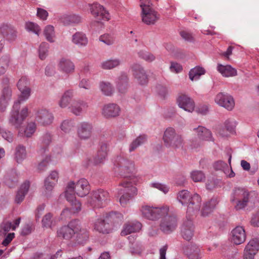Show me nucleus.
<instances>
[{
	"instance_id": "1",
	"label": "nucleus",
	"mask_w": 259,
	"mask_h": 259,
	"mask_svg": "<svg viewBox=\"0 0 259 259\" xmlns=\"http://www.w3.org/2000/svg\"><path fill=\"white\" fill-rule=\"evenodd\" d=\"M114 168L116 171L124 177H130L121 183L122 188L118 190L119 202L122 206H125L130 200L137 194V189L135 186L137 179L131 177L135 171L134 163L121 157H118L114 162Z\"/></svg>"
},
{
	"instance_id": "2",
	"label": "nucleus",
	"mask_w": 259,
	"mask_h": 259,
	"mask_svg": "<svg viewBox=\"0 0 259 259\" xmlns=\"http://www.w3.org/2000/svg\"><path fill=\"white\" fill-rule=\"evenodd\" d=\"M28 85L29 81L26 77H21L17 83L18 89L21 94L14 104L9 119V123L17 128L20 126L28 114L27 106L23 107L20 110L21 103L27 100L30 96L31 89Z\"/></svg>"
},
{
	"instance_id": "3",
	"label": "nucleus",
	"mask_w": 259,
	"mask_h": 259,
	"mask_svg": "<svg viewBox=\"0 0 259 259\" xmlns=\"http://www.w3.org/2000/svg\"><path fill=\"white\" fill-rule=\"evenodd\" d=\"M90 191L88 181L85 179H80L76 183L69 182L66 186L65 196L67 200L70 203L71 206L63 210L61 213L62 219L64 216L68 215L70 213H75L81 210V203L77 200L74 194L80 197L87 195Z\"/></svg>"
},
{
	"instance_id": "4",
	"label": "nucleus",
	"mask_w": 259,
	"mask_h": 259,
	"mask_svg": "<svg viewBox=\"0 0 259 259\" xmlns=\"http://www.w3.org/2000/svg\"><path fill=\"white\" fill-rule=\"evenodd\" d=\"M230 202L236 210L244 209L249 204H257L259 199L257 193L244 187L235 188L230 197Z\"/></svg>"
},
{
	"instance_id": "5",
	"label": "nucleus",
	"mask_w": 259,
	"mask_h": 259,
	"mask_svg": "<svg viewBox=\"0 0 259 259\" xmlns=\"http://www.w3.org/2000/svg\"><path fill=\"white\" fill-rule=\"evenodd\" d=\"M75 234L79 238L81 237L86 239L88 237L87 231L80 227V223L77 220L71 221L67 225L60 227L57 231V236L65 240L70 239Z\"/></svg>"
},
{
	"instance_id": "6",
	"label": "nucleus",
	"mask_w": 259,
	"mask_h": 259,
	"mask_svg": "<svg viewBox=\"0 0 259 259\" xmlns=\"http://www.w3.org/2000/svg\"><path fill=\"white\" fill-rule=\"evenodd\" d=\"M164 145L168 148L177 150L182 149L184 145V140L182 135L178 133L172 127H168L162 135Z\"/></svg>"
},
{
	"instance_id": "7",
	"label": "nucleus",
	"mask_w": 259,
	"mask_h": 259,
	"mask_svg": "<svg viewBox=\"0 0 259 259\" xmlns=\"http://www.w3.org/2000/svg\"><path fill=\"white\" fill-rule=\"evenodd\" d=\"M109 200V193L99 189L92 192L87 198V203L93 208H99L105 206Z\"/></svg>"
},
{
	"instance_id": "8",
	"label": "nucleus",
	"mask_w": 259,
	"mask_h": 259,
	"mask_svg": "<svg viewBox=\"0 0 259 259\" xmlns=\"http://www.w3.org/2000/svg\"><path fill=\"white\" fill-rule=\"evenodd\" d=\"M169 207L167 205L160 207L148 205H142L140 209L142 215L148 220H155L168 214Z\"/></svg>"
},
{
	"instance_id": "9",
	"label": "nucleus",
	"mask_w": 259,
	"mask_h": 259,
	"mask_svg": "<svg viewBox=\"0 0 259 259\" xmlns=\"http://www.w3.org/2000/svg\"><path fill=\"white\" fill-rule=\"evenodd\" d=\"M88 6L90 8L91 14L97 23H103L110 19V14L103 6L97 3L89 4Z\"/></svg>"
},
{
	"instance_id": "10",
	"label": "nucleus",
	"mask_w": 259,
	"mask_h": 259,
	"mask_svg": "<svg viewBox=\"0 0 259 259\" xmlns=\"http://www.w3.org/2000/svg\"><path fill=\"white\" fill-rule=\"evenodd\" d=\"M161 220L160 228L165 233H170L175 230L177 226V220L176 217L172 214L168 210V214H165Z\"/></svg>"
},
{
	"instance_id": "11",
	"label": "nucleus",
	"mask_w": 259,
	"mask_h": 259,
	"mask_svg": "<svg viewBox=\"0 0 259 259\" xmlns=\"http://www.w3.org/2000/svg\"><path fill=\"white\" fill-rule=\"evenodd\" d=\"M178 106L186 112L192 113L195 111V104L189 96L185 94H179L176 98Z\"/></svg>"
},
{
	"instance_id": "12",
	"label": "nucleus",
	"mask_w": 259,
	"mask_h": 259,
	"mask_svg": "<svg viewBox=\"0 0 259 259\" xmlns=\"http://www.w3.org/2000/svg\"><path fill=\"white\" fill-rule=\"evenodd\" d=\"M215 103L221 107H224L229 111L233 110L235 106L233 98L228 94L219 93L214 98Z\"/></svg>"
},
{
	"instance_id": "13",
	"label": "nucleus",
	"mask_w": 259,
	"mask_h": 259,
	"mask_svg": "<svg viewBox=\"0 0 259 259\" xmlns=\"http://www.w3.org/2000/svg\"><path fill=\"white\" fill-rule=\"evenodd\" d=\"M133 75L137 83L144 85L147 84L148 77L144 68L139 64H135L132 66Z\"/></svg>"
},
{
	"instance_id": "14",
	"label": "nucleus",
	"mask_w": 259,
	"mask_h": 259,
	"mask_svg": "<svg viewBox=\"0 0 259 259\" xmlns=\"http://www.w3.org/2000/svg\"><path fill=\"white\" fill-rule=\"evenodd\" d=\"M259 250V241L257 239L250 240L246 245L243 254L244 259H254Z\"/></svg>"
},
{
	"instance_id": "15",
	"label": "nucleus",
	"mask_w": 259,
	"mask_h": 259,
	"mask_svg": "<svg viewBox=\"0 0 259 259\" xmlns=\"http://www.w3.org/2000/svg\"><path fill=\"white\" fill-rule=\"evenodd\" d=\"M93 126L91 123L89 122H81L78 125L77 133L78 137L81 140H88L92 136Z\"/></svg>"
},
{
	"instance_id": "16",
	"label": "nucleus",
	"mask_w": 259,
	"mask_h": 259,
	"mask_svg": "<svg viewBox=\"0 0 259 259\" xmlns=\"http://www.w3.org/2000/svg\"><path fill=\"white\" fill-rule=\"evenodd\" d=\"M246 237L245 228L242 226H237L231 232V240L236 245L243 243Z\"/></svg>"
},
{
	"instance_id": "17",
	"label": "nucleus",
	"mask_w": 259,
	"mask_h": 259,
	"mask_svg": "<svg viewBox=\"0 0 259 259\" xmlns=\"http://www.w3.org/2000/svg\"><path fill=\"white\" fill-rule=\"evenodd\" d=\"M141 18L143 23L147 25L154 24L159 19V15L153 8L141 11Z\"/></svg>"
},
{
	"instance_id": "18",
	"label": "nucleus",
	"mask_w": 259,
	"mask_h": 259,
	"mask_svg": "<svg viewBox=\"0 0 259 259\" xmlns=\"http://www.w3.org/2000/svg\"><path fill=\"white\" fill-rule=\"evenodd\" d=\"M58 69L61 72L69 75L74 72L75 65L69 59L62 57L59 59L57 63Z\"/></svg>"
},
{
	"instance_id": "19",
	"label": "nucleus",
	"mask_w": 259,
	"mask_h": 259,
	"mask_svg": "<svg viewBox=\"0 0 259 259\" xmlns=\"http://www.w3.org/2000/svg\"><path fill=\"white\" fill-rule=\"evenodd\" d=\"M201 199L200 196L194 194L186 204L187 213L192 215L198 212L200 209Z\"/></svg>"
},
{
	"instance_id": "20",
	"label": "nucleus",
	"mask_w": 259,
	"mask_h": 259,
	"mask_svg": "<svg viewBox=\"0 0 259 259\" xmlns=\"http://www.w3.org/2000/svg\"><path fill=\"white\" fill-rule=\"evenodd\" d=\"M120 108L114 103L105 104L102 109V114L106 118H113L119 115Z\"/></svg>"
},
{
	"instance_id": "21",
	"label": "nucleus",
	"mask_w": 259,
	"mask_h": 259,
	"mask_svg": "<svg viewBox=\"0 0 259 259\" xmlns=\"http://www.w3.org/2000/svg\"><path fill=\"white\" fill-rule=\"evenodd\" d=\"M36 119L39 124L48 125L53 122L54 116L48 110L43 108L37 111Z\"/></svg>"
},
{
	"instance_id": "22",
	"label": "nucleus",
	"mask_w": 259,
	"mask_h": 259,
	"mask_svg": "<svg viewBox=\"0 0 259 259\" xmlns=\"http://www.w3.org/2000/svg\"><path fill=\"white\" fill-rule=\"evenodd\" d=\"M192 131L197 136L198 143L202 141H213V138L211 132L202 126H198L192 128Z\"/></svg>"
},
{
	"instance_id": "23",
	"label": "nucleus",
	"mask_w": 259,
	"mask_h": 259,
	"mask_svg": "<svg viewBox=\"0 0 259 259\" xmlns=\"http://www.w3.org/2000/svg\"><path fill=\"white\" fill-rule=\"evenodd\" d=\"M71 41L74 45L81 48L87 46L89 39L84 32L77 31L72 35Z\"/></svg>"
},
{
	"instance_id": "24",
	"label": "nucleus",
	"mask_w": 259,
	"mask_h": 259,
	"mask_svg": "<svg viewBox=\"0 0 259 259\" xmlns=\"http://www.w3.org/2000/svg\"><path fill=\"white\" fill-rule=\"evenodd\" d=\"M216 69L224 77H232L237 75V70L230 65H223L218 63Z\"/></svg>"
},
{
	"instance_id": "25",
	"label": "nucleus",
	"mask_w": 259,
	"mask_h": 259,
	"mask_svg": "<svg viewBox=\"0 0 259 259\" xmlns=\"http://www.w3.org/2000/svg\"><path fill=\"white\" fill-rule=\"evenodd\" d=\"M194 232V226L191 220H187L185 221L181 228V234L184 238L186 240H191Z\"/></svg>"
},
{
	"instance_id": "26",
	"label": "nucleus",
	"mask_w": 259,
	"mask_h": 259,
	"mask_svg": "<svg viewBox=\"0 0 259 259\" xmlns=\"http://www.w3.org/2000/svg\"><path fill=\"white\" fill-rule=\"evenodd\" d=\"M142 228V224L139 222H128L124 224L121 232L122 236L139 232Z\"/></svg>"
},
{
	"instance_id": "27",
	"label": "nucleus",
	"mask_w": 259,
	"mask_h": 259,
	"mask_svg": "<svg viewBox=\"0 0 259 259\" xmlns=\"http://www.w3.org/2000/svg\"><path fill=\"white\" fill-rule=\"evenodd\" d=\"M94 229L102 233H109L108 220L105 216L98 218L94 224Z\"/></svg>"
},
{
	"instance_id": "28",
	"label": "nucleus",
	"mask_w": 259,
	"mask_h": 259,
	"mask_svg": "<svg viewBox=\"0 0 259 259\" xmlns=\"http://www.w3.org/2000/svg\"><path fill=\"white\" fill-rule=\"evenodd\" d=\"M60 20L65 25H69L81 23L82 18L78 14L64 15L61 17Z\"/></svg>"
},
{
	"instance_id": "29",
	"label": "nucleus",
	"mask_w": 259,
	"mask_h": 259,
	"mask_svg": "<svg viewBox=\"0 0 259 259\" xmlns=\"http://www.w3.org/2000/svg\"><path fill=\"white\" fill-rule=\"evenodd\" d=\"M185 252L190 259H200L202 256L200 249L195 245L188 246Z\"/></svg>"
},
{
	"instance_id": "30",
	"label": "nucleus",
	"mask_w": 259,
	"mask_h": 259,
	"mask_svg": "<svg viewBox=\"0 0 259 259\" xmlns=\"http://www.w3.org/2000/svg\"><path fill=\"white\" fill-rule=\"evenodd\" d=\"M107 144H103L101 146V150L98 152L97 155L94 159L95 164H99L103 163L107 155Z\"/></svg>"
},
{
	"instance_id": "31",
	"label": "nucleus",
	"mask_w": 259,
	"mask_h": 259,
	"mask_svg": "<svg viewBox=\"0 0 259 259\" xmlns=\"http://www.w3.org/2000/svg\"><path fill=\"white\" fill-rule=\"evenodd\" d=\"M121 63L119 58L109 59L103 61L101 63V67L105 70H111L118 67Z\"/></svg>"
},
{
	"instance_id": "32",
	"label": "nucleus",
	"mask_w": 259,
	"mask_h": 259,
	"mask_svg": "<svg viewBox=\"0 0 259 259\" xmlns=\"http://www.w3.org/2000/svg\"><path fill=\"white\" fill-rule=\"evenodd\" d=\"M100 91L102 93L107 96H111L114 91V89L112 84L106 81H100L99 84Z\"/></svg>"
},
{
	"instance_id": "33",
	"label": "nucleus",
	"mask_w": 259,
	"mask_h": 259,
	"mask_svg": "<svg viewBox=\"0 0 259 259\" xmlns=\"http://www.w3.org/2000/svg\"><path fill=\"white\" fill-rule=\"evenodd\" d=\"M73 96V90H68L66 91L62 95L61 98L59 102V106L62 108L67 107Z\"/></svg>"
},
{
	"instance_id": "34",
	"label": "nucleus",
	"mask_w": 259,
	"mask_h": 259,
	"mask_svg": "<svg viewBox=\"0 0 259 259\" xmlns=\"http://www.w3.org/2000/svg\"><path fill=\"white\" fill-rule=\"evenodd\" d=\"M27 157L25 147L19 145L15 148L14 157L18 163L22 162Z\"/></svg>"
},
{
	"instance_id": "35",
	"label": "nucleus",
	"mask_w": 259,
	"mask_h": 259,
	"mask_svg": "<svg viewBox=\"0 0 259 259\" xmlns=\"http://www.w3.org/2000/svg\"><path fill=\"white\" fill-rule=\"evenodd\" d=\"M127 76L125 73H121L116 80V83L119 91L123 93L127 87Z\"/></svg>"
},
{
	"instance_id": "36",
	"label": "nucleus",
	"mask_w": 259,
	"mask_h": 259,
	"mask_svg": "<svg viewBox=\"0 0 259 259\" xmlns=\"http://www.w3.org/2000/svg\"><path fill=\"white\" fill-rule=\"evenodd\" d=\"M218 203L217 199H213L204 204L201 209V215L203 217L208 215L215 207Z\"/></svg>"
},
{
	"instance_id": "37",
	"label": "nucleus",
	"mask_w": 259,
	"mask_h": 259,
	"mask_svg": "<svg viewBox=\"0 0 259 259\" xmlns=\"http://www.w3.org/2000/svg\"><path fill=\"white\" fill-rule=\"evenodd\" d=\"M205 73V69L200 66H196L190 70L189 73V78L192 81L197 80L200 77L204 74Z\"/></svg>"
},
{
	"instance_id": "38",
	"label": "nucleus",
	"mask_w": 259,
	"mask_h": 259,
	"mask_svg": "<svg viewBox=\"0 0 259 259\" xmlns=\"http://www.w3.org/2000/svg\"><path fill=\"white\" fill-rule=\"evenodd\" d=\"M29 186V182H25L21 186L15 199V201L17 203H19L23 201L25 195L28 191Z\"/></svg>"
},
{
	"instance_id": "39",
	"label": "nucleus",
	"mask_w": 259,
	"mask_h": 259,
	"mask_svg": "<svg viewBox=\"0 0 259 259\" xmlns=\"http://www.w3.org/2000/svg\"><path fill=\"white\" fill-rule=\"evenodd\" d=\"M44 34L46 39L50 42H54L55 39V32L54 27L52 25H48L44 28Z\"/></svg>"
},
{
	"instance_id": "40",
	"label": "nucleus",
	"mask_w": 259,
	"mask_h": 259,
	"mask_svg": "<svg viewBox=\"0 0 259 259\" xmlns=\"http://www.w3.org/2000/svg\"><path fill=\"white\" fill-rule=\"evenodd\" d=\"M99 40L107 46H111L115 43L116 37L113 33H107L101 35Z\"/></svg>"
},
{
	"instance_id": "41",
	"label": "nucleus",
	"mask_w": 259,
	"mask_h": 259,
	"mask_svg": "<svg viewBox=\"0 0 259 259\" xmlns=\"http://www.w3.org/2000/svg\"><path fill=\"white\" fill-rule=\"evenodd\" d=\"M193 195H191L187 190H182L177 195V199L183 205L186 206Z\"/></svg>"
},
{
	"instance_id": "42",
	"label": "nucleus",
	"mask_w": 259,
	"mask_h": 259,
	"mask_svg": "<svg viewBox=\"0 0 259 259\" xmlns=\"http://www.w3.org/2000/svg\"><path fill=\"white\" fill-rule=\"evenodd\" d=\"M75 123L72 119H65L60 124V128L65 133H69L74 127Z\"/></svg>"
},
{
	"instance_id": "43",
	"label": "nucleus",
	"mask_w": 259,
	"mask_h": 259,
	"mask_svg": "<svg viewBox=\"0 0 259 259\" xmlns=\"http://www.w3.org/2000/svg\"><path fill=\"white\" fill-rule=\"evenodd\" d=\"M25 28L28 32H31L39 36L40 32V27L36 23L28 21L25 24Z\"/></svg>"
},
{
	"instance_id": "44",
	"label": "nucleus",
	"mask_w": 259,
	"mask_h": 259,
	"mask_svg": "<svg viewBox=\"0 0 259 259\" xmlns=\"http://www.w3.org/2000/svg\"><path fill=\"white\" fill-rule=\"evenodd\" d=\"M147 141V137L145 135H141L136 138L130 144V152L135 150L139 146L144 144Z\"/></svg>"
},
{
	"instance_id": "45",
	"label": "nucleus",
	"mask_w": 259,
	"mask_h": 259,
	"mask_svg": "<svg viewBox=\"0 0 259 259\" xmlns=\"http://www.w3.org/2000/svg\"><path fill=\"white\" fill-rule=\"evenodd\" d=\"M49 47L47 43L42 42L40 44L38 49L39 58L41 60H45L48 56Z\"/></svg>"
},
{
	"instance_id": "46",
	"label": "nucleus",
	"mask_w": 259,
	"mask_h": 259,
	"mask_svg": "<svg viewBox=\"0 0 259 259\" xmlns=\"http://www.w3.org/2000/svg\"><path fill=\"white\" fill-rule=\"evenodd\" d=\"M138 55L139 57L148 62L154 61L156 58L154 54L144 50L139 51Z\"/></svg>"
},
{
	"instance_id": "47",
	"label": "nucleus",
	"mask_w": 259,
	"mask_h": 259,
	"mask_svg": "<svg viewBox=\"0 0 259 259\" xmlns=\"http://www.w3.org/2000/svg\"><path fill=\"white\" fill-rule=\"evenodd\" d=\"M88 104L84 102H81L77 104H72L69 107L71 113L75 115H79L82 111V107H88Z\"/></svg>"
},
{
	"instance_id": "48",
	"label": "nucleus",
	"mask_w": 259,
	"mask_h": 259,
	"mask_svg": "<svg viewBox=\"0 0 259 259\" xmlns=\"http://www.w3.org/2000/svg\"><path fill=\"white\" fill-rule=\"evenodd\" d=\"M237 125V122L234 118H229L224 123L225 128L230 133H233Z\"/></svg>"
},
{
	"instance_id": "49",
	"label": "nucleus",
	"mask_w": 259,
	"mask_h": 259,
	"mask_svg": "<svg viewBox=\"0 0 259 259\" xmlns=\"http://www.w3.org/2000/svg\"><path fill=\"white\" fill-rule=\"evenodd\" d=\"M190 177L194 182H202L205 179V176L203 172L198 170L191 171Z\"/></svg>"
},
{
	"instance_id": "50",
	"label": "nucleus",
	"mask_w": 259,
	"mask_h": 259,
	"mask_svg": "<svg viewBox=\"0 0 259 259\" xmlns=\"http://www.w3.org/2000/svg\"><path fill=\"white\" fill-rule=\"evenodd\" d=\"M10 58L7 56H4L0 58V75L5 73L9 66Z\"/></svg>"
},
{
	"instance_id": "51",
	"label": "nucleus",
	"mask_w": 259,
	"mask_h": 259,
	"mask_svg": "<svg viewBox=\"0 0 259 259\" xmlns=\"http://www.w3.org/2000/svg\"><path fill=\"white\" fill-rule=\"evenodd\" d=\"M36 128V125L34 122H30L28 123L26 127L24 130H20V132L24 133L25 136L30 137L34 133Z\"/></svg>"
},
{
	"instance_id": "52",
	"label": "nucleus",
	"mask_w": 259,
	"mask_h": 259,
	"mask_svg": "<svg viewBox=\"0 0 259 259\" xmlns=\"http://www.w3.org/2000/svg\"><path fill=\"white\" fill-rule=\"evenodd\" d=\"M106 218L110 221L118 222L123 220V215L119 212H111L109 214H106Z\"/></svg>"
},
{
	"instance_id": "53",
	"label": "nucleus",
	"mask_w": 259,
	"mask_h": 259,
	"mask_svg": "<svg viewBox=\"0 0 259 259\" xmlns=\"http://www.w3.org/2000/svg\"><path fill=\"white\" fill-rule=\"evenodd\" d=\"M56 183L47 180H45V195L49 196L51 195Z\"/></svg>"
},
{
	"instance_id": "54",
	"label": "nucleus",
	"mask_w": 259,
	"mask_h": 259,
	"mask_svg": "<svg viewBox=\"0 0 259 259\" xmlns=\"http://www.w3.org/2000/svg\"><path fill=\"white\" fill-rule=\"evenodd\" d=\"M42 225L44 227L51 228L53 225L52 215L51 213L46 214L42 219Z\"/></svg>"
},
{
	"instance_id": "55",
	"label": "nucleus",
	"mask_w": 259,
	"mask_h": 259,
	"mask_svg": "<svg viewBox=\"0 0 259 259\" xmlns=\"http://www.w3.org/2000/svg\"><path fill=\"white\" fill-rule=\"evenodd\" d=\"M150 186L159 190L164 194L167 193L169 190V188L167 185L157 182L151 183L150 184Z\"/></svg>"
},
{
	"instance_id": "56",
	"label": "nucleus",
	"mask_w": 259,
	"mask_h": 259,
	"mask_svg": "<svg viewBox=\"0 0 259 259\" xmlns=\"http://www.w3.org/2000/svg\"><path fill=\"white\" fill-rule=\"evenodd\" d=\"M59 177V173L57 170H53L50 171L48 176L45 179L48 181L57 183Z\"/></svg>"
},
{
	"instance_id": "57",
	"label": "nucleus",
	"mask_w": 259,
	"mask_h": 259,
	"mask_svg": "<svg viewBox=\"0 0 259 259\" xmlns=\"http://www.w3.org/2000/svg\"><path fill=\"white\" fill-rule=\"evenodd\" d=\"M14 27L10 24L3 23L0 25V33L4 36L8 34Z\"/></svg>"
},
{
	"instance_id": "58",
	"label": "nucleus",
	"mask_w": 259,
	"mask_h": 259,
	"mask_svg": "<svg viewBox=\"0 0 259 259\" xmlns=\"http://www.w3.org/2000/svg\"><path fill=\"white\" fill-rule=\"evenodd\" d=\"M231 155H229L228 158V162L229 163V165H228L223 170L226 176L229 178H233L235 176V172L233 171L231 167Z\"/></svg>"
},
{
	"instance_id": "59",
	"label": "nucleus",
	"mask_w": 259,
	"mask_h": 259,
	"mask_svg": "<svg viewBox=\"0 0 259 259\" xmlns=\"http://www.w3.org/2000/svg\"><path fill=\"white\" fill-rule=\"evenodd\" d=\"M36 16L40 20L45 21L48 19L49 13L47 10L42 8H37Z\"/></svg>"
},
{
	"instance_id": "60",
	"label": "nucleus",
	"mask_w": 259,
	"mask_h": 259,
	"mask_svg": "<svg viewBox=\"0 0 259 259\" xmlns=\"http://www.w3.org/2000/svg\"><path fill=\"white\" fill-rule=\"evenodd\" d=\"M250 223L253 227H259V210L252 214Z\"/></svg>"
},
{
	"instance_id": "61",
	"label": "nucleus",
	"mask_w": 259,
	"mask_h": 259,
	"mask_svg": "<svg viewBox=\"0 0 259 259\" xmlns=\"http://www.w3.org/2000/svg\"><path fill=\"white\" fill-rule=\"evenodd\" d=\"M139 5L142 11L153 8L152 7V4L151 2V0H139Z\"/></svg>"
},
{
	"instance_id": "62",
	"label": "nucleus",
	"mask_w": 259,
	"mask_h": 259,
	"mask_svg": "<svg viewBox=\"0 0 259 259\" xmlns=\"http://www.w3.org/2000/svg\"><path fill=\"white\" fill-rule=\"evenodd\" d=\"M182 66L177 62H171L169 70L171 72L178 73L182 70Z\"/></svg>"
},
{
	"instance_id": "63",
	"label": "nucleus",
	"mask_w": 259,
	"mask_h": 259,
	"mask_svg": "<svg viewBox=\"0 0 259 259\" xmlns=\"http://www.w3.org/2000/svg\"><path fill=\"white\" fill-rule=\"evenodd\" d=\"M1 135L2 137L8 142L11 143L13 142V134L11 132L3 129Z\"/></svg>"
},
{
	"instance_id": "64",
	"label": "nucleus",
	"mask_w": 259,
	"mask_h": 259,
	"mask_svg": "<svg viewBox=\"0 0 259 259\" xmlns=\"http://www.w3.org/2000/svg\"><path fill=\"white\" fill-rule=\"evenodd\" d=\"M17 36V32L14 27L5 35L6 39L9 41H14Z\"/></svg>"
}]
</instances>
